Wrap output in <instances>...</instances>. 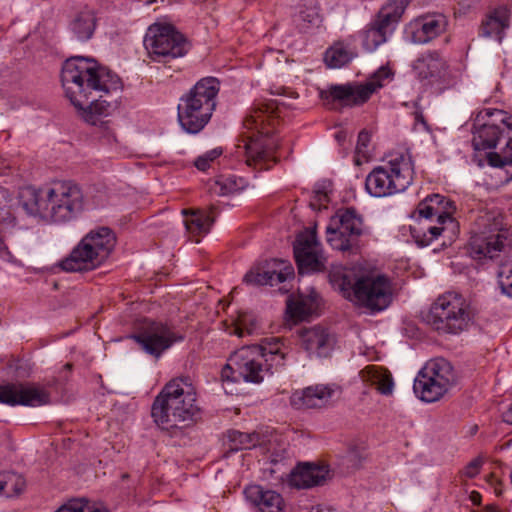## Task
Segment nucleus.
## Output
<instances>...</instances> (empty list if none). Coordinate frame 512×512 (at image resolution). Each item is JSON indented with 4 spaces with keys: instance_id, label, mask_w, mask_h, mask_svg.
<instances>
[{
    "instance_id": "obj_1",
    "label": "nucleus",
    "mask_w": 512,
    "mask_h": 512,
    "mask_svg": "<svg viewBox=\"0 0 512 512\" xmlns=\"http://www.w3.org/2000/svg\"><path fill=\"white\" fill-rule=\"evenodd\" d=\"M61 82L66 97L92 125L117 108L116 100L104 99L102 93L108 95L120 89L121 80L93 58L74 56L67 59L62 66Z\"/></svg>"
},
{
    "instance_id": "obj_2",
    "label": "nucleus",
    "mask_w": 512,
    "mask_h": 512,
    "mask_svg": "<svg viewBox=\"0 0 512 512\" xmlns=\"http://www.w3.org/2000/svg\"><path fill=\"white\" fill-rule=\"evenodd\" d=\"M280 108L277 100L270 99L255 104L243 121L245 131L236 145L235 154L243 157L247 166L269 170L277 161L275 155L278 139L274 136L279 123Z\"/></svg>"
},
{
    "instance_id": "obj_3",
    "label": "nucleus",
    "mask_w": 512,
    "mask_h": 512,
    "mask_svg": "<svg viewBox=\"0 0 512 512\" xmlns=\"http://www.w3.org/2000/svg\"><path fill=\"white\" fill-rule=\"evenodd\" d=\"M290 348L281 338L271 337L259 344L243 346L233 352L221 371L223 380L260 383L273 370L285 366Z\"/></svg>"
},
{
    "instance_id": "obj_4",
    "label": "nucleus",
    "mask_w": 512,
    "mask_h": 512,
    "mask_svg": "<svg viewBox=\"0 0 512 512\" xmlns=\"http://www.w3.org/2000/svg\"><path fill=\"white\" fill-rule=\"evenodd\" d=\"M329 282L342 296L371 313L385 310L392 301V286L388 277L366 274L356 277L348 269L337 267L329 272Z\"/></svg>"
},
{
    "instance_id": "obj_5",
    "label": "nucleus",
    "mask_w": 512,
    "mask_h": 512,
    "mask_svg": "<svg viewBox=\"0 0 512 512\" xmlns=\"http://www.w3.org/2000/svg\"><path fill=\"white\" fill-rule=\"evenodd\" d=\"M27 193L32 202H25V209L56 223L76 218L84 208L83 191L73 181H54L39 189H29Z\"/></svg>"
},
{
    "instance_id": "obj_6",
    "label": "nucleus",
    "mask_w": 512,
    "mask_h": 512,
    "mask_svg": "<svg viewBox=\"0 0 512 512\" xmlns=\"http://www.w3.org/2000/svg\"><path fill=\"white\" fill-rule=\"evenodd\" d=\"M508 115L499 109L486 108L476 117L472 144L476 151L493 149L502 140L505 147L500 152L487 153L488 164L495 168L504 169L507 180L512 179V123Z\"/></svg>"
},
{
    "instance_id": "obj_7",
    "label": "nucleus",
    "mask_w": 512,
    "mask_h": 512,
    "mask_svg": "<svg viewBox=\"0 0 512 512\" xmlns=\"http://www.w3.org/2000/svg\"><path fill=\"white\" fill-rule=\"evenodd\" d=\"M501 211L495 207L477 210L471 228L469 255L477 261L493 260L511 246V234L505 227Z\"/></svg>"
},
{
    "instance_id": "obj_8",
    "label": "nucleus",
    "mask_w": 512,
    "mask_h": 512,
    "mask_svg": "<svg viewBox=\"0 0 512 512\" xmlns=\"http://www.w3.org/2000/svg\"><path fill=\"white\" fill-rule=\"evenodd\" d=\"M199 412L194 388L181 379L167 383L155 398L151 416L162 429L169 430L180 423L193 421Z\"/></svg>"
},
{
    "instance_id": "obj_9",
    "label": "nucleus",
    "mask_w": 512,
    "mask_h": 512,
    "mask_svg": "<svg viewBox=\"0 0 512 512\" xmlns=\"http://www.w3.org/2000/svg\"><path fill=\"white\" fill-rule=\"evenodd\" d=\"M220 83L214 77L200 79L180 98L178 121L184 131L197 134L209 123L216 108Z\"/></svg>"
},
{
    "instance_id": "obj_10",
    "label": "nucleus",
    "mask_w": 512,
    "mask_h": 512,
    "mask_svg": "<svg viewBox=\"0 0 512 512\" xmlns=\"http://www.w3.org/2000/svg\"><path fill=\"white\" fill-rule=\"evenodd\" d=\"M414 162L408 152L389 155L383 165L375 167L366 177V191L373 197H387L404 192L413 182Z\"/></svg>"
},
{
    "instance_id": "obj_11",
    "label": "nucleus",
    "mask_w": 512,
    "mask_h": 512,
    "mask_svg": "<svg viewBox=\"0 0 512 512\" xmlns=\"http://www.w3.org/2000/svg\"><path fill=\"white\" fill-rule=\"evenodd\" d=\"M115 244L116 237L110 228L97 227L80 240L59 266L66 272L92 271L107 260Z\"/></svg>"
},
{
    "instance_id": "obj_12",
    "label": "nucleus",
    "mask_w": 512,
    "mask_h": 512,
    "mask_svg": "<svg viewBox=\"0 0 512 512\" xmlns=\"http://www.w3.org/2000/svg\"><path fill=\"white\" fill-rule=\"evenodd\" d=\"M455 209L454 202L440 194H432L422 200L416 209L419 216L427 220H431L436 216L437 224L427 225L423 230L412 229V236L417 245L426 247L443 233H454L458 227V223L452 217Z\"/></svg>"
},
{
    "instance_id": "obj_13",
    "label": "nucleus",
    "mask_w": 512,
    "mask_h": 512,
    "mask_svg": "<svg viewBox=\"0 0 512 512\" xmlns=\"http://www.w3.org/2000/svg\"><path fill=\"white\" fill-rule=\"evenodd\" d=\"M426 321L439 333L458 334L466 330L471 321L469 304L462 295L447 292L432 304Z\"/></svg>"
},
{
    "instance_id": "obj_14",
    "label": "nucleus",
    "mask_w": 512,
    "mask_h": 512,
    "mask_svg": "<svg viewBox=\"0 0 512 512\" xmlns=\"http://www.w3.org/2000/svg\"><path fill=\"white\" fill-rule=\"evenodd\" d=\"M388 67H380L364 84L331 85L320 92L323 104L329 109L352 107L365 103L371 95L384 85V81L392 78Z\"/></svg>"
},
{
    "instance_id": "obj_15",
    "label": "nucleus",
    "mask_w": 512,
    "mask_h": 512,
    "mask_svg": "<svg viewBox=\"0 0 512 512\" xmlns=\"http://www.w3.org/2000/svg\"><path fill=\"white\" fill-rule=\"evenodd\" d=\"M369 233L362 216L354 208L338 211L326 227V241L334 250L356 253L360 238Z\"/></svg>"
},
{
    "instance_id": "obj_16",
    "label": "nucleus",
    "mask_w": 512,
    "mask_h": 512,
    "mask_svg": "<svg viewBox=\"0 0 512 512\" xmlns=\"http://www.w3.org/2000/svg\"><path fill=\"white\" fill-rule=\"evenodd\" d=\"M140 349L158 360L174 344L184 340V334L168 324L145 319L130 335Z\"/></svg>"
},
{
    "instance_id": "obj_17",
    "label": "nucleus",
    "mask_w": 512,
    "mask_h": 512,
    "mask_svg": "<svg viewBox=\"0 0 512 512\" xmlns=\"http://www.w3.org/2000/svg\"><path fill=\"white\" fill-rule=\"evenodd\" d=\"M144 46L150 58L158 62H167L187 53L185 38L168 24L151 25L144 37Z\"/></svg>"
},
{
    "instance_id": "obj_18",
    "label": "nucleus",
    "mask_w": 512,
    "mask_h": 512,
    "mask_svg": "<svg viewBox=\"0 0 512 512\" xmlns=\"http://www.w3.org/2000/svg\"><path fill=\"white\" fill-rule=\"evenodd\" d=\"M417 77L437 90L443 91L456 85L457 71L450 68L446 60L437 52H428L419 57L413 65Z\"/></svg>"
},
{
    "instance_id": "obj_19",
    "label": "nucleus",
    "mask_w": 512,
    "mask_h": 512,
    "mask_svg": "<svg viewBox=\"0 0 512 512\" xmlns=\"http://www.w3.org/2000/svg\"><path fill=\"white\" fill-rule=\"evenodd\" d=\"M293 250L300 274L324 269L325 258L315 230L306 229L299 233L294 242Z\"/></svg>"
},
{
    "instance_id": "obj_20",
    "label": "nucleus",
    "mask_w": 512,
    "mask_h": 512,
    "mask_svg": "<svg viewBox=\"0 0 512 512\" xmlns=\"http://www.w3.org/2000/svg\"><path fill=\"white\" fill-rule=\"evenodd\" d=\"M0 403L9 406L38 407L50 403V394L33 384L10 383L0 385Z\"/></svg>"
},
{
    "instance_id": "obj_21",
    "label": "nucleus",
    "mask_w": 512,
    "mask_h": 512,
    "mask_svg": "<svg viewBox=\"0 0 512 512\" xmlns=\"http://www.w3.org/2000/svg\"><path fill=\"white\" fill-rule=\"evenodd\" d=\"M294 277V268L284 260L271 259L253 266L244 276L249 285L274 286Z\"/></svg>"
},
{
    "instance_id": "obj_22",
    "label": "nucleus",
    "mask_w": 512,
    "mask_h": 512,
    "mask_svg": "<svg viewBox=\"0 0 512 512\" xmlns=\"http://www.w3.org/2000/svg\"><path fill=\"white\" fill-rule=\"evenodd\" d=\"M443 14L424 15L411 21L405 30L406 36L415 44H426L441 35L447 27Z\"/></svg>"
},
{
    "instance_id": "obj_23",
    "label": "nucleus",
    "mask_w": 512,
    "mask_h": 512,
    "mask_svg": "<svg viewBox=\"0 0 512 512\" xmlns=\"http://www.w3.org/2000/svg\"><path fill=\"white\" fill-rule=\"evenodd\" d=\"M337 389L336 385H312L293 393L291 401L298 408H321L329 404Z\"/></svg>"
},
{
    "instance_id": "obj_24",
    "label": "nucleus",
    "mask_w": 512,
    "mask_h": 512,
    "mask_svg": "<svg viewBox=\"0 0 512 512\" xmlns=\"http://www.w3.org/2000/svg\"><path fill=\"white\" fill-rule=\"evenodd\" d=\"M300 338L304 349L317 357L329 356L335 343L334 336L322 326L302 329Z\"/></svg>"
},
{
    "instance_id": "obj_25",
    "label": "nucleus",
    "mask_w": 512,
    "mask_h": 512,
    "mask_svg": "<svg viewBox=\"0 0 512 512\" xmlns=\"http://www.w3.org/2000/svg\"><path fill=\"white\" fill-rule=\"evenodd\" d=\"M244 495L259 512H284L283 497L276 491L253 484L244 489Z\"/></svg>"
},
{
    "instance_id": "obj_26",
    "label": "nucleus",
    "mask_w": 512,
    "mask_h": 512,
    "mask_svg": "<svg viewBox=\"0 0 512 512\" xmlns=\"http://www.w3.org/2000/svg\"><path fill=\"white\" fill-rule=\"evenodd\" d=\"M510 23V11L505 6L490 11L482 21L480 34L484 37L494 38L499 43L504 37L505 30Z\"/></svg>"
},
{
    "instance_id": "obj_27",
    "label": "nucleus",
    "mask_w": 512,
    "mask_h": 512,
    "mask_svg": "<svg viewBox=\"0 0 512 512\" xmlns=\"http://www.w3.org/2000/svg\"><path fill=\"white\" fill-rule=\"evenodd\" d=\"M450 388L429 378L425 374L418 373L414 380L413 390L417 397L424 402L432 403L441 399Z\"/></svg>"
},
{
    "instance_id": "obj_28",
    "label": "nucleus",
    "mask_w": 512,
    "mask_h": 512,
    "mask_svg": "<svg viewBox=\"0 0 512 512\" xmlns=\"http://www.w3.org/2000/svg\"><path fill=\"white\" fill-rule=\"evenodd\" d=\"M328 474V470L324 466L312 464H304L292 474L291 481L297 488H311L321 485Z\"/></svg>"
},
{
    "instance_id": "obj_29",
    "label": "nucleus",
    "mask_w": 512,
    "mask_h": 512,
    "mask_svg": "<svg viewBox=\"0 0 512 512\" xmlns=\"http://www.w3.org/2000/svg\"><path fill=\"white\" fill-rule=\"evenodd\" d=\"M420 373L425 374L438 383L451 388L456 382V374L449 361L444 358H435L428 361L425 366L420 370Z\"/></svg>"
},
{
    "instance_id": "obj_30",
    "label": "nucleus",
    "mask_w": 512,
    "mask_h": 512,
    "mask_svg": "<svg viewBox=\"0 0 512 512\" xmlns=\"http://www.w3.org/2000/svg\"><path fill=\"white\" fill-rule=\"evenodd\" d=\"M362 380L372 386L383 395L393 392L394 382L390 372L382 367L369 365L360 372Z\"/></svg>"
},
{
    "instance_id": "obj_31",
    "label": "nucleus",
    "mask_w": 512,
    "mask_h": 512,
    "mask_svg": "<svg viewBox=\"0 0 512 512\" xmlns=\"http://www.w3.org/2000/svg\"><path fill=\"white\" fill-rule=\"evenodd\" d=\"M317 306L316 294H300L296 298H288L287 313L293 320H304L316 311Z\"/></svg>"
},
{
    "instance_id": "obj_32",
    "label": "nucleus",
    "mask_w": 512,
    "mask_h": 512,
    "mask_svg": "<svg viewBox=\"0 0 512 512\" xmlns=\"http://www.w3.org/2000/svg\"><path fill=\"white\" fill-rule=\"evenodd\" d=\"M393 31L376 19L363 32L362 44L366 51L373 52L387 41Z\"/></svg>"
},
{
    "instance_id": "obj_33",
    "label": "nucleus",
    "mask_w": 512,
    "mask_h": 512,
    "mask_svg": "<svg viewBox=\"0 0 512 512\" xmlns=\"http://www.w3.org/2000/svg\"><path fill=\"white\" fill-rule=\"evenodd\" d=\"M96 27V18L92 11H83L76 15L70 23V31L79 41L89 40Z\"/></svg>"
},
{
    "instance_id": "obj_34",
    "label": "nucleus",
    "mask_w": 512,
    "mask_h": 512,
    "mask_svg": "<svg viewBox=\"0 0 512 512\" xmlns=\"http://www.w3.org/2000/svg\"><path fill=\"white\" fill-rule=\"evenodd\" d=\"M408 4L409 0H389L378 12L376 20L394 31Z\"/></svg>"
},
{
    "instance_id": "obj_35",
    "label": "nucleus",
    "mask_w": 512,
    "mask_h": 512,
    "mask_svg": "<svg viewBox=\"0 0 512 512\" xmlns=\"http://www.w3.org/2000/svg\"><path fill=\"white\" fill-rule=\"evenodd\" d=\"M356 56L355 51L343 42L335 43L325 52L324 61L329 68H341Z\"/></svg>"
},
{
    "instance_id": "obj_36",
    "label": "nucleus",
    "mask_w": 512,
    "mask_h": 512,
    "mask_svg": "<svg viewBox=\"0 0 512 512\" xmlns=\"http://www.w3.org/2000/svg\"><path fill=\"white\" fill-rule=\"evenodd\" d=\"M259 443L260 436L257 433H244L238 430L227 432V445L230 451L251 449Z\"/></svg>"
},
{
    "instance_id": "obj_37",
    "label": "nucleus",
    "mask_w": 512,
    "mask_h": 512,
    "mask_svg": "<svg viewBox=\"0 0 512 512\" xmlns=\"http://www.w3.org/2000/svg\"><path fill=\"white\" fill-rule=\"evenodd\" d=\"M214 223L212 212L197 210L191 213L189 218L184 221L187 231L192 235L205 234L210 230Z\"/></svg>"
},
{
    "instance_id": "obj_38",
    "label": "nucleus",
    "mask_w": 512,
    "mask_h": 512,
    "mask_svg": "<svg viewBox=\"0 0 512 512\" xmlns=\"http://www.w3.org/2000/svg\"><path fill=\"white\" fill-rule=\"evenodd\" d=\"M24 478L14 472L0 474V496L14 497L23 492L25 488Z\"/></svg>"
},
{
    "instance_id": "obj_39",
    "label": "nucleus",
    "mask_w": 512,
    "mask_h": 512,
    "mask_svg": "<svg viewBox=\"0 0 512 512\" xmlns=\"http://www.w3.org/2000/svg\"><path fill=\"white\" fill-rule=\"evenodd\" d=\"M246 184V181L241 177L222 176L215 181L213 191L219 195L226 196L243 190Z\"/></svg>"
},
{
    "instance_id": "obj_40",
    "label": "nucleus",
    "mask_w": 512,
    "mask_h": 512,
    "mask_svg": "<svg viewBox=\"0 0 512 512\" xmlns=\"http://www.w3.org/2000/svg\"><path fill=\"white\" fill-rule=\"evenodd\" d=\"M56 512H108L101 504L86 499H74L61 506Z\"/></svg>"
},
{
    "instance_id": "obj_41",
    "label": "nucleus",
    "mask_w": 512,
    "mask_h": 512,
    "mask_svg": "<svg viewBox=\"0 0 512 512\" xmlns=\"http://www.w3.org/2000/svg\"><path fill=\"white\" fill-rule=\"evenodd\" d=\"M497 276L501 292L512 298V260L500 263Z\"/></svg>"
},
{
    "instance_id": "obj_42",
    "label": "nucleus",
    "mask_w": 512,
    "mask_h": 512,
    "mask_svg": "<svg viewBox=\"0 0 512 512\" xmlns=\"http://www.w3.org/2000/svg\"><path fill=\"white\" fill-rule=\"evenodd\" d=\"M256 327V319L252 315L244 313L239 315L237 323L231 333L243 337L245 334L254 333Z\"/></svg>"
},
{
    "instance_id": "obj_43",
    "label": "nucleus",
    "mask_w": 512,
    "mask_h": 512,
    "mask_svg": "<svg viewBox=\"0 0 512 512\" xmlns=\"http://www.w3.org/2000/svg\"><path fill=\"white\" fill-rule=\"evenodd\" d=\"M222 153V150L219 148L212 149L210 151H207L203 155L197 157L194 164L196 168L200 171H206L211 163L217 159Z\"/></svg>"
},
{
    "instance_id": "obj_44",
    "label": "nucleus",
    "mask_w": 512,
    "mask_h": 512,
    "mask_svg": "<svg viewBox=\"0 0 512 512\" xmlns=\"http://www.w3.org/2000/svg\"><path fill=\"white\" fill-rule=\"evenodd\" d=\"M483 464V461L481 458H475L472 461H470L466 467L464 468V474L468 478H473L480 472V468Z\"/></svg>"
},
{
    "instance_id": "obj_45",
    "label": "nucleus",
    "mask_w": 512,
    "mask_h": 512,
    "mask_svg": "<svg viewBox=\"0 0 512 512\" xmlns=\"http://www.w3.org/2000/svg\"><path fill=\"white\" fill-rule=\"evenodd\" d=\"M328 201V195L325 192L318 191L310 201V207L313 210H320L322 207H326Z\"/></svg>"
},
{
    "instance_id": "obj_46",
    "label": "nucleus",
    "mask_w": 512,
    "mask_h": 512,
    "mask_svg": "<svg viewBox=\"0 0 512 512\" xmlns=\"http://www.w3.org/2000/svg\"><path fill=\"white\" fill-rule=\"evenodd\" d=\"M370 140H371L370 134L365 130L361 131L358 134L357 146H356L357 151L359 153L363 152V150L368 147Z\"/></svg>"
},
{
    "instance_id": "obj_47",
    "label": "nucleus",
    "mask_w": 512,
    "mask_h": 512,
    "mask_svg": "<svg viewBox=\"0 0 512 512\" xmlns=\"http://www.w3.org/2000/svg\"><path fill=\"white\" fill-rule=\"evenodd\" d=\"M364 458V453L356 448H352L348 452V459L354 467H359Z\"/></svg>"
},
{
    "instance_id": "obj_48",
    "label": "nucleus",
    "mask_w": 512,
    "mask_h": 512,
    "mask_svg": "<svg viewBox=\"0 0 512 512\" xmlns=\"http://www.w3.org/2000/svg\"><path fill=\"white\" fill-rule=\"evenodd\" d=\"M299 18L303 21H307L308 23L313 24L318 18V13L315 10H309L307 12L301 11Z\"/></svg>"
},
{
    "instance_id": "obj_49",
    "label": "nucleus",
    "mask_w": 512,
    "mask_h": 512,
    "mask_svg": "<svg viewBox=\"0 0 512 512\" xmlns=\"http://www.w3.org/2000/svg\"><path fill=\"white\" fill-rule=\"evenodd\" d=\"M502 417L504 422L512 424V403L509 404L507 409L503 412Z\"/></svg>"
},
{
    "instance_id": "obj_50",
    "label": "nucleus",
    "mask_w": 512,
    "mask_h": 512,
    "mask_svg": "<svg viewBox=\"0 0 512 512\" xmlns=\"http://www.w3.org/2000/svg\"><path fill=\"white\" fill-rule=\"evenodd\" d=\"M492 485L494 486V493L496 496H501L503 493V490L501 488V482L498 479H494Z\"/></svg>"
},
{
    "instance_id": "obj_51",
    "label": "nucleus",
    "mask_w": 512,
    "mask_h": 512,
    "mask_svg": "<svg viewBox=\"0 0 512 512\" xmlns=\"http://www.w3.org/2000/svg\"><path fill=\"white\" fill-rule=\"evenodd\" d=\"M470 498H471V501L473 502V504H475V505H479L481 502V495L476 491H473L471 493Z\"/></svg>"
},
{
    "instance_id": "obj_52",
    "label": "nucleus",
    "mask_w": 512,
    "mask_h": 512,
    "mask_svg": "<svg viewBox=\"0 0 512 512\" xmlns=\"http://www.w3.org/2000/svg\"><path fill=\"white\" fill-rule=\"evenodd\" d=\"M486 512H500V510L496 506L489 505L486 507Z\"/></svg>"
},
{
    "instance_id": "obj_53",
    "label": "nucleus",
    "mask_w": 512,
    "mask_h": 512,
    "mask_svg": "<svg viewBox=\"0 0 512 512\" xmlns=\"http://www.w3.org/2000/svg\"><path fill=\"white\" fill-rule=\"evenodd\" d=\"M6 249V246L4 244L3 238L0 235V253L3 252Z\"/></svg>"
},
{
    "instance_id": "obj_54",
    "label": "nucleus",
    "mask_w": 512,
    "mask_h": 512,
    "mask_svg": "<svg viewBox=\"0 0 512 512\" xmlns=\"http://www.w3.org/2000/svg\"><path fill=\"white\" fill-rule=\"evenodd\" d=\"M128 478V474H123L122 475V479H127Z\"/></svg>"
},
{
    "instance_id": "obj_55",
    "label": "nucleus",
    "mask_w": 512,
    "mask_h": 512,
    "mask_svg": "<svg viewBox=\"0 0 512 512\" xmlns=\"http://www.w3.org/2000/svg\"><path fill=\"white\" fill-rule=\"evenodd\" d=\"M310 512H321L319 509L311 510Z\"/></svg>"
},
{
    "instance_id": "obj_56",
    "label": "nucleus",
    "mask_w": 512,
    "mask_h": 512,
    "mask_svg": "<svg viewBox=\"0 0 512 512\" xmlns=\"http://www.w3.org/2000/svg\"><path fill=\"white\" fill-rule=\"evenodd\" d=\"M336 138H337L338 140H340V139H342V136L336 135Z\"/></svg>"
},
{
    "instance_id": "obj_57",
    "label": "nucleus",
    "mask_w": 512,
    "mask_h": 512,
    "mask_svg": "<svg viewBox=\"0 0 512 512\" xmlns=\"http://www.w3.org/2000/svg\"><path fill=\"white\" fill-rule=\"evenodd\" d=\"M336 138H337L338 140H340V139H342V136L336 135Z\"/></svg>"
}]
</instances>
